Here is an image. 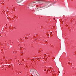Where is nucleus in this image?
<instances>
[{"label":"nucleus","mask_w":76,"mask_h":76,"mask_svg":"<svg viewBox=\"0 0 76 76\" xmlns=\"http://www.w3.org/2000/svg\"><path fill=\"white\" fill-rule=\"evenodd\" d=\"M16 1L17 3H20V0H17Z\"/></svg>","instance_id":"nucleus-1"},{"label":"nucleus","mask_w":76,"mask_h":76,"mask_svg":"<svg viewBox=\"0 0 76 76\" xmlns=\"http://www.w3.org/2000/svg\"><path fill=\"white\" fill-rule=\"evenodd\" d=\"M20 50H21L22 49V48H20Z\"/></svg>","instance_id":"nucleus-2"},{"label":"nucleus","mask_w":76,"mask_h":76,"mask_svg":"<svg viewBox=\"0 0 76 76\" xmlns=\"http://www.w3.org/2000/svg\"><path fill=\"white\" fill-rule=\"evenodd\" d=\"M27 38V37L26 38V39Z\"/></svg>","instance_id":"nucleus-3"},{"label":"nucleus","mask_w":76,"mask_h":76,"mask_svg":"<svg viewBox=\"0 0 76 76\" xmlns=\"http://www.w3.org/2000/svg\"><path fill=\"white\" fill-rule=\"evenodd\" d=\"M23 54V53H21V54Z\"/></svg>","instance_id":"nucleus-4"},{"label":"nucleus","mask_w":76,"mask_h":76,"mask_svg":"<svg viewBox=\"0 0 76 76\" xmlns=\"http://www.w3.org/2000/svg\"><path fill=\"white\" fill-rule=\"evenodd\" d=\"M68 64H69V63H68Z\"/></svg>","instance_id":"nucleus-5"},{"label":"nucleus","mask_w":76,"mask_h":76,"mask_svg":"<svg viewBox=\"0 0 76 76\" xmlns=\"http://www.w3.org/2000/svg\"><path fill=\"white\" fill-rule=\"evenodd\" d=\"M0 35H1V34H0Z\"/></svg>","instance_id":"nucleus-6"}]
</instances>
